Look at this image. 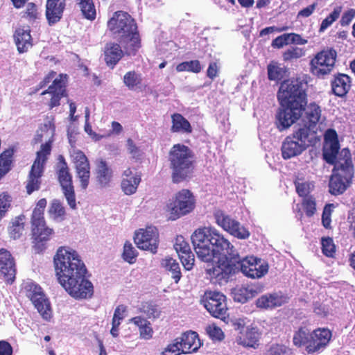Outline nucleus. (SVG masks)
Instances as JSON below:
<instances>
[{"instance_id": "nucleus-35", "label": "nucleus", "mask_w": 355, "mask_h": 355, "mask_svg": "<svg viewBox=\"0 0 355 355\" xmlns=\"http://www.w3.org/2000/svg\"><path fill=\"white\" fill-rule=\"evenodd\" d=\"M350 78L345 74L340 73L335 76L331 82L334 94L340 97L345 96L350 88Z\"/></svg>"}, {"instance_id": "nucleus-42", "label": "nucleus", "mask_w": 355, "mask_h": 355, "mask_svg": "<svg viewBox=\"0 0 355 355\" xmlns=\"http://www.w3.org/2000/svg\"><path fill=\"white\" fill-rule=\"evenodd\" d=\"M268 76L270 80L278 81L282 79L286 73V69L277 62H271L268 65Z\"/></svg>"}, {"instance_id": "nucleus-13", "label": "nucleus", "mask_w": 355, "mask_h": 355, "mask_svg": "<svg viewBox=\"0 0 355 355\" xmlns=\"http://www.w3.org/2000/svg\"><path fill=\"white\" fill-rule=\"evenodd\" d=\"M336 58L337 53L332 48L318 52L310 61L311 73L318 78H324L333 71Z\"/></svg>"}, {"instance_id": "nucleus-17", "label": "nucleus", "mask_w": 355, "mask_h": 355, "mask_svg": "<svg viewBox=\"0 0 355 355\" xmlns=\"http://www.w3.org/2000/svg\"><path fill=\"white\" fill-rule=\"evenodd\" d=\"M340 145L338 135L333 129H328L324 134V144L323 147V157L330 164H336L341 159L342 150L339 152Z\"/></svg>"}, {"instance_id": "nucleus-38", "label": "nucleus", "mask_w": 355, "mask_h": 355, "mask_svg": "<svg viewBox=\"0 0 355 355\" xmlns=\"http://www.w3.org/2000/svg\"><path fill=\"white\" fill-rule=\"evenodd\" d=\"M161 266L165 270L171 273V277L177 284L182 277L179 263L172 257H166L161 261Z\"/></svg>"}, {"instance_id": "nucleus-2", "label": "nucleus", "mask_w": 355, "mask_h": 355, "mask_svg": "<svg viewBox=\"0 0 355 355\" xmlns=\"http://www.w3.org/2000/svg\"><path fill=\"white\" fill-rule=\"evenodd\" d=\"M305 86L306 83L298 79L281 84L277 98L283 108L277 114V126L280 131L290 128L302 116L306 105Z\"/></svg>"}, {"instance_id": "nucleus-48", "label": "nucleus", "mask_w": 355, "mask_h": 355, "mask_svg": "<svg viewBox=\"0 0 355 355\" xmlns=\"http://www.w3.org/2000/svg\"><path fill=\"white\" fill-rule=\"evenodd\" d=\"M304 55L305 51L303 49L297 46H293L286 49L283 53L282 56L284 61H290L294 59L300 58Z\"/></svg>"}, {"instance_id": "nucleus-19", "label": "nucleus", "mask_w": 355, "mask_h": 355, "mask_svg": "<svg viewBox=\"0 0 355 355\" xmlns=\"http://www.w3.org/2000/svg\"><path fill=\"white\" fill-rule=\"evenodd\" d=\"M134 240L139 249L149 250L153 253L157 252L159 234L156 228L149 227L146 229H140L135 233Z\"/></svg>"}, {"instance_id": "nucleus-23", "label": "nucleus", "mask_w": 355, "mask_h": 355, "mask_svg": "<svg viewBox=\"0 0 355 355\" xmlns=\"http://www.w3.org/2000/svg\"><path fill=\"white\" fill-rule=\"evenodd\" d=\"M174 248L184 269L191 270L194 265V254L191 250L189 243L182 235L176 236Z\"/></svg>"}, {"instance_id": "nucleus-9", "label": "nucleus", "mask_w": 355, "mask_h": 355, "mask_svg": "<svg viewBox=\"0 0 355 355\" xmlns=\"http://www.w3.org/2000/svg\"><path fill=\"white\" fill-rule=\"evenodd\" d=\"M312 132H307L297 128L287 136L282 146V154L284 159H291L300 155L307 148L314 146L319 141L313 137Z\"/></svg>"}, {"instance_id": "nucleus-60", "label": "nucleus", "mask_w": 355, "mask_h": 355, "mask_svg": "<svg viewBox=\"0 0 355 355\" xmlns=\"http://www.w3.org/2000/svg\"><path fill=\"white\" fill-rule=\"evenodd\" d=\"M127 311V306L121 304L116 307L114 313V315L112 318V321L114 322H118L119 324H121V322L125 318V313Z\"/></svg>"}, {"instance_id": "nucleus-5", "label": "nucleus", "mask_w": 355, "mask_h": 355, "mask_svg": "<svg viewBox=\"0 0 355 355\" xmlns=\"http://www.w3.org/2000/svg\"><path fill=\"white\" fill-rule=\"evenodd\" d=\"M168 161L173 183L178 184L192 175L195 168V155L187 146L174 144L168 152Z\"/></svg>"}, {"instance_id": "nucleus-58", "label": "nucleus", "mask_w": 355, "mask_h": 355, "mask_svg": "<svg viewBox=\"0 0 355 355\" xmlns=\"http://www.w3.org/2000/svg\"><path fill=\"white\" fill-rule=\"evenodd\" d=\"M334 208V205L329 204L327 205L323 210L322 216V223L323 226L328 229L331 225V214Z\"/></svg>"}, {"instance_id": "nucleus-25", "label": "nucleus", "mask_w": 355, "mask_h": 355, "mask_svg": "<svg viewBox=\"0 0 355 355\" xmlns=\"http://www.w3.org/2000/svg\"><path fill=\"white\" fill-rule=\"evenodd\" d=\"M141 181V174L128 168L122 173L120 185L121 191L127 196L132 195L137 192Z\"/></svg>"}, {"instance_id": "nucleus-41", "label": "nucleus", "mask_w": 355, "mask_h": 355, "mask_svg": "<svg viewBox=\"0 0 355 355\" xmlns=\"http://www.w3.org/2000/svg\"><path fill=\"white\" fill-rule=\"evenodd\" d=\"M142 83L141 76L135 71H128L123 76V83L130 90L140 87Z\"/></svg>"}, {"instance_id": "nucleus-8", "label": "nucleus", "mask_w": 355, "mask_h": 355, "mask_svg": "<svg viewBox=\"0 0 355 355\" xmlns=\"http://www.w3.org/2000/svg\"><path fill=\"white\" fill-rule=\"evenodd\" d=\"M340 156H343L334 169L340 171L334 173L330 178L329 192L333 195L343 193L348 187L354 175V168L351 159V153L347 148L342 149Z\"/></svg>"}, {"instance_id": "nucleus-36", "label": "nucleus", "mask_w": 355, "mask_h": 355, "mask_svg": "<svg viewBox=\"0 0 355 355\" xmlns=\"http://www.w3.org/2000/svg\"><path fill=\"white\" fill-rule=\"evenodd\" d=\"M171 132L190 134L193 129L189 121L180 113H174L171 115Z\"/></svg>"}, {"instance_id": "nucleus-61", "label": "nucleus", "mask_w": 355, "mask_h": 355, "mask_svg": "<svg viewBox=\"0 0 355 355\" xmlns=\"http://www.w3.org/2000/svg\"><path fill=\"white\" fill-rule=\"evenodd\" d=\"M122 130H123V127L119 122L112 121V130H110L108 133L105 134L103 135L97 136L96 139L100 140L103 137H109L112 134L119 135L122 132Z\"/></svg>"}, {"instance_id": "nucleus-15", "label": "nucleus", "mask_w": 355, "mask_h": 355, "mask_svg": "<svg viewBox=\"0 0 355 355\" xmlns=\"http://www.w3.org/2000/svg\"><path fill=\"white\" fill-rule=\"evenodd\" d=\"M59 159V168L57 171L58 180L69 206L74 209L76 208V202L72 175L64 157L60 155Z\"/></svg>"}, {"instance_id": "nucleus-21", "label": "nucleus", "mask_w": 355, "mask_h": 355, "mask_svg": "<svg viewBox=\"0 0 355 355\" xmlns=\"http://www.w3.org/2000/svg\"><path fill=\"white\" fill-rule=\"evenodd\" d=\"M73 162L74 163L76 176L80 180V187L85 190L90 179V164L85 153L80 150H74L72 155Z\"/></svg>"}, {"instance_id": "nucleus-29", "label": "nucleus", "mask_w": 355, "mask_h": 355, "mask_svg": "<svg viewBox=\"0 0 355 355\" xmlns=\"http://www.w3.org/2000/svg\"><path fill=\"white\" fill-rule=\"evenodd\" d=\"M94 175L96 184L101 188H105L110 185L112 179L113 172L107 162L101 159L96 162Z\"/></svg>"}, {"instance_id": "nucleus-52", "label": "nucleus", "mask_w": 355, "mask_h": 355, "mask_svg": "<svg viewBox=\"0 0 355 355\" xmlns=\"http://www.w3.org/2000/svg\"><path fill=\"white\" fill-rule=\"evenodd\" d=\"M296 191L300 196H306L311 190L313 188L311 182H304L298 180L295 182Z\"/></svg>"}, {"instance_id": "nucleus-1", "label": "nucleus", "mask_w": 355, "mask_h": 355, "mask_svg": "<svg viewBox=\"0 0 355 355\" xmlns=\"http://www.w3.org/2000/svg\"><path fill=\"white\" fill-rule=\"evenodd\" d=\"M197 257L207 262L206 273L210 282L220 285L222 281V235L213 227L195 230L191 236Z\"/></svg>"}, {"instance_id": "nucleus-22", "label": "nucleus", "mask_w": 355, "mask_h": 355, "mask_svg": "<svg viewBox=\"0 0 355 355\" xmlns=\"http://www.w3.org/2000/svg\"><path fill=\"white\" fill-rule=\"evenodd\" d=\"M16 264L15 258L10 251L5 248L0 249V277L9 284L15 279Z\"/></svg>"}, {"instance_id": "nucleus-10", "label": "nucleus", "mask_w": 355, "mask_h": 355, "mask_svg": "<svg viewBox=\"0 0 355 355\" xmlns=\"http://www.w3.org/2000/svg\"><path fill=\"white\" fill-rule=\"evenodd\" d=\"M52 142L48 141L40 146V150L36 153V157L29 172L26 185V193L31 195L33 192L40 188L41 177L44 171V166L51 155Z\"/></svg>"}, {"instance_id": "nucleus-12", "label": "nucleus", "mask_w": 355, "mask_h": 355, "mask_svg": "<svg viewBox=\"0 0 355 355\" xmlns=\"http://www.w3.org/2000/svg\"><path fill=\"white\" fill-rule=\"evenodd\" d=\"M22 289L25 295L32 302L42 317L49 320L52 316V310L50 302L42 288L34 282H26L24 284Z\"/></svg>"}, {"instance_id": "nucleus-28", "label": "nucleus", "mask_w": 355, "mask_h": 355, "mask_svg": "<svg viewBox=\"0 0 355 355\" xmlns=\"http://www.w3.org/2000/svg\"><path fill=\"white\" fill-rule=\"evenodd\" d=\"M260 337L261 333L257 327H248L244 331H240L236 342L245 347L256 349L259 346Z\"/></svg>"}, {"instance_id": "nucleus-63", "label": "nucleus", "mask_w": 355, "mask_h": 355, "mask_svg": "<svg viewBox=\"0 0 355 355\" xmlns=\"http://www.w3.org/2000/svg\"><path fill=\"white\" fill-rule=\"evenodd\" d=\"M355 17V9H349L345 12L342 16L340 23L342 26L349 25Z\"/></svg>"}, {"instance_id": "nucleus-50", "label": "nucleus", "mask_w": 355, "mask_h": 355, "mask_svg": "<svg viewBox=\"0 0 355 355\" xmlns=\"http://www.w3.org/2000/svg\"><path fill=\"white\" fill-rule=\"evenodd\" d=\"M321 244L322 253L327 257H333L336 252L333 239L330 237L322 238Z\"/></svg>"}, {"instance_id": "nucleus-56", "label": "nucleus", "mask_w": 355, "mask_h": 355, "mask_svg": "<svg viewBox=\"0 0 355 355\" xmlns=\"http://www.w3.org/2000/svg\"><path fill=\"white\" fill-rule=\"evenodd\" d=\"M245 287L236 288L232 291V295L234 301L245 303L248 300V294Z\"/></svg>"}, {"instance_id": "nucleus-40", "label": "nucleus", "mask_w": 355, "mask_h": 355, "mask_svg": "<svg viewBox=\"0 0 355 355\" xmlns=\"http://www.w3.org/2000/svg\"><path fill=\"white\" fill-rule=\"evenodd\" d=\"M77 2L84 17L91 21L94 20L96 16V12L93 1L80 0Z\"/></svg>"}, {"instance_id": "nucleus-30", "label": "nucleus", "mask_w": 355, "mask_h": 355, "mask_svg": "<svg viewBox=\"0 0 355 355\" xmlns=\"http://www.w3.org/2000/svg\"><path fill=\"white\" fill-rule=\"evenodd\" d=\"M176 339L180 345L182 353L196 352L201 346L198 334L195 331H186L180 337L176 338Z\"/></svg>"}, {"instance_id": "nucleus-57", "label": "nucleus", "mask_w": 355, "mask_h": 355, "mask_svg": "<svg viewBox=\"0 0 355 355\" xmlns=\"http://www.w3.org/2000/svg\"><path fill=\"white\" fill-rule=\"evenodd\" d=\"M180 353H182V349L178 341L175 338L173 343L167 345L164 350L161 353V355H179Z\"/></svg>"}, {"instance_id": "nucleus-32", "label": "nucleus", "mask_w": 355, "mask_h": 355, "mask_svg": "<svg viewBox=\"0 0 355 355\" xmlns=\"http://www.w3.org/2000/svg\"><path fill=\"white\" fill-rule=\"evenodd\" d=\"M286 302V297L282 295L273 293L261 296L257 300L256 305L261 309H272L280 306Z\"/></svg>"}, {"instance_id": "nucleus-26", "label": "nucleus", "mask_w": 355, "mask_h": 355, "mask_svg": "<svg viewBox=\"0 0 355 355\" xmlns=\"http://www.w3.org/2000/svg\"><path fill=\"white\" fill-rule=\"evenodd\" d=\"M65 7L66 0H46L45 15L49 26L61 20Z\"/></svg>"}, {"instance_id": "nucleus-34", "label": "nucleus", "mask_w": 355, "mask_h": 355, "mask_svg": "<svg viewBox=\"0 0 355 355\" xmlns=\"http://www.w3.org/2000/svg\"><path fill=\"white\" fill-rule=\"evenodd\" d=\"M16 150V147L12 146L0 154V180L12 169Z\"/></svg>"}, {"instance_id": "nucleus-3", "label": "nucleus", "mask_w": 355, "mask_h": 355, "mask_svg": "<svg viewBox=\"0 0 355 355\" xmlns=\"http://www.w3.org/2000/svg\"><path fill=\"white\" fill-rule=\"evenodd\" d=\"M239 270L249 278L259 279L267 274L268 265L254 257L241 259L233 245L223 238V279L228 280Z\"/></svg>"}, {"instance_id": "nucleus-24", "label": "nucleus", "mask_w": 355, "mask_h": 355, "mask_svg": "<svg viewBox=\"0 0 355 355\" xmlns=\"http://www.w3.org/2000/svg\"><path fill=\"white\" fill-rule=\"evenodd\" d=\"M221 298L220 292L207 291L201 300L207 311L216 318L222 319Z\"/></svg>"}, {"instance_id": "nucleus-16", "label": "nucleus", "mask_w": 355, "mask_h": 355, "mask_svg": "<svg viewBox=\"0 0 355 355\" xmlns=\"http://www.w3.org/2000/svg\"><path fill=\"white\" fill-rule=\"evenodd\" d=\"M195 198L189 189H182L175 195L171 204V214L175 220L191 212L195 207Z\"/></svg>"}, {"instance_id": "nucleus-18", "label": "nucleus", "mask_w": 355, "mask_h": 355, "mask_svg": "<svg viewBox=\"0 0 355 355\" xmlns=\"http://www.w3.org/2000/svg\"><path fill=\"white\" fill-rule=\"evenodd\" d=\"M67 74L60 73L55 78L47 89L43 91L41 95L50 94L51 98L48 103L49 109H53L60 105V100L67 96Z\"/></svg>"}, {"instance_id": "nucleus-14", "label": "nucleus", "mask_w": 355, "mask_h": 355, "mask_svg": "<svg viewBox=\"0 0 355 355\" xmlns=\"http://www.w3.org/2000/svg\"><path fill=\"white\" fill-rule=\"evenodd\" d=\"M31 224L33 248L36 253H42L54 236V230L47 225L45 219L31 220Z\"/></svg>"}, {"instance_id": "nucleus-46", "label": "nucleus", "mask_w": 355, "mask_h": 355, "mask_svg": "<svg viewBox=\"0 0 355 355\" xmlns=\"http://www.w3.org/2000/svg\"><path fill=\"white\" fill-rule=\"evenodd\" d=\"M137 254L138 253L132 243L129 241H126L124 243L122 253L123 260L130 264H132L136 262Z\"/></svg>"}, {"instance_id": "nucleus-64", "label": "nucleus", "mask_w": 355, "mask_h": 355, "mask_svg": "<svg viewBox=\"0 0 355 355\" xmlns=\"http://www.w3.org/2000/svg\"><path fill=\"white\" fill-rule=\"evenodd\" d=\"M11 345L6 340H0V355H12Z\"/></svg>"}, {"instance_id": "nucleus-20", "label": "nucleus", "mask_w": 355, "mask_h": 355, "mask_svg": "<svg viewBox=\"0 0 355 355\" xmlns=\"http://www.w3.org/2000/svg\"><path fill=\"white\" fill-rule=\"evenodd\" d=\"M303 111H304V115L302 118L303 125L299 128L307 132H312L313 137L320 141V137L318 135V123L321 116V109L320 106L315 103H312L306 107L304 106Z\"/></svg>"}, {"instance_id": "nucleus-51", "label": "nucleus", "mask_w": 355, "mask_h": 355, "mask_svg": "<svg viewBox=\"0 0 355 355\" xmlns=\"http://www.w3.org/2000/svg\"><path fill=\"white\" fill-rule=\"evenodd\" d=\"M205 331L209 338L213 341L222 340V329L215 323L207 325Z\"/></svg>"}, {"instance_id": "nucleus-37", "label": "nucleus", "mask_w": 355, "mask_h": 355, "mask_svg": "<svg viewBox=\"0 0 355 355\" xmlns=\"http://www.w3.org/2000/svg\"><path fill=\"white\" fill-rule=\"evenodd\" d=\"M25 216L21 214L15 217L10 221L8 227V232L10 237L14 240L19 239L25 229Z\"/></svg>"}, {"instance_id": "nucleus-49", "label": "nucleus", "mask_w": 355, "mask_h": 355, "mask_svg": "<svg viewBox=\"0 0 355 355\" xmlns=\"http://www.w3.org/2000/svg\"><path fill=\"white\" fill-rule=\"evenodd\" d=\"M47 201L46 198H41L38 200L34 208L31 220H42L44 218V209L46 207Z\"/></svg>"}, {"instance_id": "nucleus-27", "label": "nucleus", "mask_w": 355, "mask_h": 355, "mask_svg": "<svg viewBox=\"0 0 355 355\" xmlns=\"http://www.w3.org/2000/svg\"><path fill=\"white\" fill-rule=\"evenodd\" d=\"M126 55L125 50L121 49L119 44L116 42H107L104 47V60L107 67L114 69L119 62Z\"/></svg>"}, {"instance_id": "nucleus-55", "label": "nucleus", "mask_w": 355, "mask_h": 355, "mask_svg": "<svg viewBox=\"0 0 355 355\" xmlns=\"http://www.w3.org/2000/svg\"><path fill=\"white\" fill-rule=\"evenodd\" d=\"M22 17L29 21H34L38 18L37 6L34 3H28L26 6V10L23 12Z\"/></svg>"}, {"instance_id": "nucleus-44", "label": "nucleus", "mask_w": 355, "mask_h": 355, "mask_svg": "<svg viewBox=\"0 0 355 355\" xmlns=\"http://www.w3.org/2000/svg\"><path fill=\"white\" fill-rule=\"evenodd\" d=\"M12 198L8 191L0 193V220L4 218L11 207Z\"/></svg>"}, {"instance_id": "nucleus-43", "label": "nucleus", "mask_w": 355, "mask_h": 355, "mask_svg": "<svg viewBox=\"0 0 355 355\" xmlns=\"http://www.w3.org/2000/svg\"><path fill=\"white\" fill-rule=\"evenodd\" d=\"M201 70L202 67L198 60L182 62L176 66V71L178 72L189 71L198 73Z\"/></svg>"}, {"instance_id": "nucleus-47", "label": "nucleus", "mask_w": 355, "mask_h": 355, "mask_svg": "<svg viewBox=\"0 0 355 355\" xmlns=\"http://www.w3.org/2000/svg\"><path fill=\"white\" fill-rule=\"evenodd\" d=\"M341 7H336L332 12L329 14L324 19L322 20L319 31L324 32L328 27H329L340 16L341 12Z\"/></svg>"}, {"instance_id": "nucleus-4", "label": "nucleus", "mask_w": 355, "mask_h": 355, "mask_svg": "<svg viewBox=\"0 0 355 355\" xmlns=\"http://www.w3.org/2000/svg\"><path fill=\"white\" fill-rule=\"evenodd\" d=\"M107 28L125 50L126 55H135L141 47V40L135 19L127 12H114L107 21Z\"/></svg>"}, {"instance_id": "nucleus-39", "label": "nucleus", "mask_w": 355, "mask_h": 355, "mask_svg": "<svg viewBox=\"0 0 355 355\" xmlns=\"http://www.w3.org/2000/svg\"><path fill=\"white\" fill-rule=\"evenodd\" d=\"M49 214L55 220H63L65 218V208L60 200H52L49 209Z\"/></svg>"}, {"instance_id": "nucleus-59", "label": "nucleus", "mask_w": 355, "mask_h": 355, "mask_svg": "<svg viewBox=\"0 0 355 355\" xmlns=\"http://www.w3.org/2000/svg\"><path fill=\"white\" fill-rule=\"evenodd\" d=\"M288 33H285L277 37L272 42V46L277 49H281L284 46L289 44Z\"/></svg>"}, {"instance_id": "nucleus-53", "label": "nucleus", "mask_w": 355, "mask_h": 355, "mask_svg": "<svg viewBox=\"0 0 355 355\" xmlns=\"http://www.w3.org/2000/svg\"><path fill=\"white\" fill-rule=\"evenodd\" d=\"M303 208L307 216H312L316 211V203L312 196L304 198L302 202Z\"/></svg>"}, {"instance_id": "nucleus-7", "label": "nucleus", "mask_w": 355, "mask_h": 355, "mask_svg": "<svg viewBox=\"0 0 355 355\" xmlns=\"http://www.w3.org/2000/svg\"><path fill=\"white\" fill-rule=\"evenodd\" d=\"M331 338V332L326 328H318L312 332L306 327H299L293 333V344L296 347H304L309 354L323 349Z\"/></svg>"}, {"instance_id": "nucleus-62", "label": "nucleus", "mask_w": 355, "mask_h": 355, "mask_svg": "<svg viewBox=\"0 0 355 355\" xmlns=\"http://www.w3.org/2000/svg\"><path fill=\"white\" fill-rule=\"evenodd\" d=\"M153 334V331L149 321L139 329L140 337L146 340L151 338Z\"/></svg>"}, {"instance_id": "nucleus-11", "label": "nucleus", "mask_w": 355, "mask_h": 355, "mask_svg": "<svg viewBox=\"0 0 355 355\" xmlns=\"http://www.w3.org/2000/svg\"><path fill=\"white\" fill-rule=\"evenodd\" d=\"M87 272L76 274L59 283L67 293L76 300L90 298L94 294V286L86 277Z\"/></svg>"}, {"instance_id": "nucleus-33", "label": "nucleus", "mask_w": 355, "mask_h": 355, "mask_svg": "<svg viewBox=\"0 0 355 355\" xmlns=\"http://www.w3.org/2000/svg\"><path fill=\"white\" fill-rule=\"evenodd\" d=\"M223 230L240 239H245L250 235L249 232L238 221L229 217H223Z\"/></svg>"}, {"instance_id": "nucleus-6", "label": "nucleus", "mask_w": 355, "mask_h": 355, "mask_svg": "<svg viewBox=\"0 0 355 355\" xmlns=\"http://www.w3.org/2000/svg\"><path fill=\"white\" fill-rule=\"evenodd\" d=\"M53 261L58 282L76 274L87 272L78 253L70 248L60 247L57 250Z\"/></svg>"}, {"instance_id": "nucleus-45", "label": "nucleus", "mask_w": 355, "mask_h": 355, "mask_svg": "<svg viewBox=\"0 0 355 355\" xmlns=\"http://www.w3.org/2000/svg\"><path fill=\"white\" fill-rule=\"evenodd\" d=\"M141 311L144 313L148 318L155 319L160 316L161 311L158 306L152 302H146L142 304Z\"/></svg>"}, {"instance_id": "nucleus-54", "label": "nucleus", "mask_w": 355, "mask_h": 355, "mask_svg": "<svg viewBox=\"0 0 355 355\" xmlns=\"http://www.w3.org/2000/svg\"><path fill=\"white\" fill-rule=\"evenodd\" d=\"M288 352V347L284 345L272 344L268 346L264 355H284Z\"/></svg>"}, {"instance_id": "nucleus-31", "label": "nucleus", "mask_w": 355, "mask_h": 355, "mask_svg": "<svg viewBox=\"0 0 355 355\" xmlns=\"http://www.w3.org/2000/svg\"><path fill=\"white\" fill-rule=\"evenodd\" d=\"M14 37L17 50L20 53L26 52L33 46L29 27L26 29L18 28L15 32Z\"/></svg>"}]
</instances>
